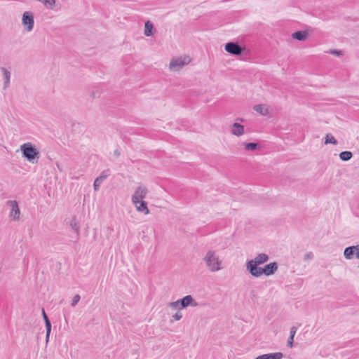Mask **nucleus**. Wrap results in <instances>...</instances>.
<instances>
[{
    "label": "nucleus",
    "instance_id": "f257e3e1",
    "mask_svg": "<svg viewBox=\"0 0 359 359\" xmlns=\"http://www.w3.org/2000/svg\"><path fill=\"white\" fill-rule=\"evenodd\" d=\"M22 156L29 163H36L40 157V153L36 147L31 142H26L20 145Z\"/></svg>",
    "mask_w": 359,
    "mask_h": 359
},
{
    "label": "nucleus",
    "instance_id": "f03ea898",
    "mask_svg": "<svg viewBox=\"0 0 359 359\" xmlns=\"http://www.w3.org/2000/svg\"><path fill=\"white\" fill-rule=\"evenodd\" d=\"M203 261L212 272H216L222 269V261L214 250H208L203 257Z\"/></svg>",
    "mask_w": 359,
    "mask_h": 359
},
{
    "label": "nucleus",
    "instance_id": "7ed1b4c3",
    "mask_svg": "<svg viewBox=\"0 0 359 359\" xmlns=\"http://www.w3.org/2000/svg\"><path fill=\"white\" fill-rule=\"evenodd\" d=\"M269 256L265 253L258 254L255 259L249 260L246 263V270L252 276L256 273V270H259L262 267L259 266L264 264L269 260Z\"/></svg>",
    "mask_w": 359,
    "mask_h": 359
},
{
    "label": "nucleus",
    "instance_id": "20e7f679",
    "mask_svg": "<svg viewBox=\"0 0 359 359\" xmlns=\"http://www.w3.org/2000/svg\"><path fill=\"white\" fill-rule=\"evenodd\" d=\"M278 266L277 262H271L266 265H265L263 268L262 267L259 270H256V273H254L252 276L258 278L262 275H265L266 276H269L273 275L278 270Z\"/></svg>",
    "mask_w": 359,
    "mask_h": 359
},
{
    "label": "nucleus",
    "instance_id": "39448f33",
    "mask_svg": "<svg viewBox=\"0 0 359 359\" xmlns=\"http://www.w3.org/2000/svg\"><path fill=\"white\" fill-rule=\"evenodd\" d=\"M22 25L24 26L25 30L27 32H31L34 28V14L30 11H25L22 14Z\"/></svg>",
    "mask_w": 359,
    "mask_h": 359
},
{
    "label": "nucleus",
    "instance_id": "423d86ee",
    "mask_svg": "<svg viewBox=\"0 0 359 359\" xmlns=\"http://www.w3.org/2000/svg\"><path fill=\"white\" fill-rule=\"evenodd\" d=\"M225 50L233 55H241L245 51V48L241 46L236 42H229L225 44Z\"/></svg>",
    "mask_w": 359,
    "mask_h": 359
},
{
    "label": "nucleus",
    "instance_id": "0eeeda50",
    "mask_svg": "<svg viewBox=\"0 0 359 359\" xmlns=\"http://www.w3.org/2000/svg\"><path fill=\"white\" fill-rule=\"evenodd\" d=\"M148 190L145 187L140 186L136 188L133 195L132 196V202L133 203H139L140 201L145 198Z\"/></svg>",
    "mask_w": 359,
    "mask_h": 359
},
{
    "label": "nucleus",
    "instance_id": "6e6552de",
    "mask_svg": "<svg viewBox=\"0 0 359 359\" xmlns=\"http://www.w3.org/2000/svg\"><path fill=\"white\" fill-rule=\"evenodd\" d=\"M190 62V59L189 57L182 58H174L170 62V69L174 70H179L182 69L184 66L189 64Z\"/></svg>",
    "mask_w": 359,
    "mask_h": 359
},
{
    "label": "nucleus",
    "instance_id": "1a4fd4ad",
    "mask_svg": "<svg viewBox=\"0 0 359 359\" xmlns=\"http://www.w3.org/2000/svg\"><path fill=\"white\" fill-rule=\"evenodd\" d=\"M6 204L11 208L9 217L14 221L18 220L20 218V210L18 202L16 201H8Z\"/></svg>",
    "mask_w": 359,
    "mask_h": 359
},
{
    "label": "nucleus",
    "instance_id": "9d476101",
    "mask_svg": "<svg viewBox=\"0 0 359 359\" xmlns=\"http://www.w3.org/2000/svg\"><path fill=\"white\" fill-rule=\"evenodd\" d=\"M344 255L346 259H351L355 255V257L359 259V245H352L345 248Z\"/></svg>",
    "mask_w": 359,
    "mask_h": 359
},
{
    "label": "nucleus",
    "instance_id": "9b49d317",
    "mask_svg": "<svg viewBox=\"0 0 359 359\" xmlns=\"http://www.w3.org/2000/svg\"><path fill=\"white\" fill-rule=\"evenodd\" d=\"M179 303H180V308L184 309L189 306H198V303L194 302V298L191 295H187L183 298L179 299Z\"/></svg>",
    "mask_w": 359,
    "mask_h": 359
},
{
    "label": "nucleus",
    "instance_id": "f8f14e48",
    "mask_svg": "<svg viewBox=\"0 0 359 359\" xmlns=\"http://www.w3.org/2000/svg\"><path fill=\"white\" fill-rule=\"evenodd\" d=\"M42 316L45 322V326L46 330V342L48 343L51 332V323L43 309H42Z\"/></svg>",
    "mask_w": 359,
    "mask_h": 359
},
{
    "label": "nucleus",
    "instance_id": "ddd939ff",
    "mask_svg": "<svg viewBox=\"0 0 359 359\" xmlns=\"http://www.w3.org/2000/svg\"><path fill=\"white\" fill-rule=\"evenodd\" d=\"M283 354L280 352L266 353L257 356L255 359H282Z\"/></svg>",
    "mask_w": 359,
    "mask_h": 359
},
{
    "label": "nucleus",
    "instance_id": "4468645a",
    "mask_svg": "<svg viewBox=\"0 0 359 359\" xmlns=\"http://www.w3.org/2000/svg\"><path fill=\"white\" fill-rule=\"evenodd\" d=\"M140 212H143L144 215L149 214V210L147 207V203L144 201H140L139 203H133Z\"/></svg>",
    "mask_w": 359,
    "mask_h": 359
},
{
    "label": "nucleus",
    "instance_id": "2eb2a0df",
    "mask_svg": "<svg viewBox=\"0 0 359 359\" xmlns=\"http://www.w3.org/2000/svg\"><path fill=\"white\" fill-rule=\"evenodd\" d=\"M108 175L105 174V171L102 172V173L97 177L93 183V188L95 191H97L100 189L101 183L107 178Z\"/></svg>",
    "mask_w": 359,
    "mask_h": 359
},
{
    "label": "nucleus",
    "instance_id": "dca6fc26",
    "mask_svg": "<svg viewBox=\"0 0 359 359\" xmlns=\"http://www.w3.org/2000/svg\"><path fill=\"white\" fill-rule=\"evenodd\" d=\"M231 133L236 136H241L244 133V126L238 123H235L232 126Z\"/></svg>",
    "mask_w": 359,
    "mask_h": 359
},
{
    "label": "nucleus",
    "instance_id": "f3484780",
    "mask_svg": "<svg viewBox=\"0 0 359 359\" xmlns=\"http://www.w3.org/2000/svg\"><path fill=\"white\" fill-rule=\"evenodd\" d=\"M308 32L306 31H297L292 34V37L297 41H303L306 39Z\"/></svg>",
    "mask_w": 359,
    "mask_h": 359
},
{
    "label": "nucleus",
    "instance_id": "a211bd4d",
    "mask_svg": "<svg viewBox=\"0 0 359 359\" xmlns=\"http://www.w3.org/2000/svg\"><path fill=\"white\" fill-rule=\"evenodd\" d=\"M0 69L3 73L4 80V88H6L7 87H8L10 84L11 72L6 67H1Z\"/></svg>",
    "mask_w": 359,
    "mask_h": 359
},
{
    "label": "nucleus",
    "instance_id": "6ab92c4d",
    "mask_svg": "<svg viewBox=\"0 0 359 359\" xmlns=\"http://www.w3.org/2000/svg\"><path fill=\"white\" fill-rule=\"evenodd\" d=\"M253 109L262 116H267L269 113V109L263 104H256Z\"/></svg>",
    "mask_w": 359,
    "mask_h": 359
},
{
    "label": "nucleus",
    "instance_id": "aec40b11",
    "mask_svg": "<svg viewBox=\"0 0 359 359\" xmlns=\"http://www.w3.org/2000/svg\"><path fill=\"white\" fill-rule=\"evenodd\" d=\"M144 34L147 36L154 35V25L150 21H147L144 24Z\"/></svg>",
    "mask_w": 359,
    "mask_h": 359
},
{
    "label": "nucleus",
    "instance_id": "412c9836",
    "mask_svg": "<svg viewBox=\"0 0 359 359\" xmlns=\"http://www.w3.org/2000/svg\"><path fill=\"white\" fill-rule=\"evenodd\" d=\"M353 157V153L349 151H341L339 154V158L343 161H349Z\"/></svg>",
    "mask_w": 359,
    "mask_h": 359
},
{
    "label": "nucleus",
    "instance_id": "4be33fe9",
    "mask_svg": "<svg viewBox=\"0 0 359 359\" xmlns=\"http://www.w3.org/2000/svg\"><path fill=\"white\" fill-rule=\"evenodd\" d=\"M325 144H332L334 145L337 144V141L332 134H327L325 138Z\"/></svg>",
    "mask_w": 359,
    "mask_h": 359
},
{
    "label": "nucleus",
    "instance_id": "5701e85b",
    "mask_svg": "<svg viewBox=\"0 0 359 359\" xmlns=\"http://www.w3.org/2000/svg\"><path fill=\"white\" fill-rule=\"evenodd\" d=\"M70 226L72 229L76 233L77 235L79 233V225L76 218H72L70 221Z\"/></svg>",
    "mask_w": 359,
    "mask_h": 359
},
{
    "label": "nucleus",
    "instance_id": "b1692460",
    "mask_svg": "<svg viewBox=\"0 0 359 359\" xmlns=\"http://www.w3.org/2000/svg\"><path fill=\"white\" fill-rule=\"evenodd\" d=\"M244 145L247 151H255L259 147V144L255 142L245 143Z\"/></svg>",
    "mask_w": 359,
    "mask_h": 359
},
{
    "label": "nucleus",
    "instance_id": "393cba45",
    "mask_svg": "<svg viewBox=\"0 0 359 359\" xmlns=\"http://www.w3.org/2000/svg\"><path fill=\"white\" fill-rule=\"evenodd\" d=\"M169 307L173 309H181L180 303H179V300L176 302H170Z\"/></svg>",
    "mask_w": 359,
    "mask_h": 359
},
{
    "label": "nucleus",
    "instance_id": "a878e982",
    "mask_svg": "<svg viewBox=\"0 0 359 359\" xmlns=\"http://www.w3.org/2000/svg\"><path fill=\"white\" fill-rule=\"evenodd\" d=\"M80 299H81V297H80L79 294L74 295V297L72 299V302L71 306L74 307L78 304V302H79Z\"/></svg>",
    "mask_w": 359,
    "mask_h": 359
},
{
    "label": "nucleus",
    "instance_id": "bb28decb",
    "mask_svg": "<svg viewBox=\"0 0 359 359\" xmlns=\"http://www.w3.org/2000/svg\"><path fill=\"white\" fill-rule=\"evenodd\" d=\"M330 53L331 54H333V55H337V56H340V55H343V53H342L341 50H336V49H331L330 50Z\"/></svg>",
    "mask_w": 359,
    "mask_h": 359
},
{
    "label": "nucleus",
    "instance_id": "cd10ccee",
    "mask_svg": "<svg viewBox=\"0 0 359 359\" xmlns=\"http://www.w3.org/2000/svg\"><path fill=\"white\" fill-rule=\"evenodd\" d=\"M175 320H180L182 318V315L180 311H177L175 315L172 316Z\"/></svg>",
    "mask_w": 359,
    "mask_h": 359
},
{
    "label": "nucleus",
    "instance_id": "c85d7f7f",
    "mask_svg": "<svg viewBox=\"0 0 359 359\" xmlns=\"http://www.w3.org/2000/svg\"><path fill=\"white\" fill-rule=\"evenodd\" d=\"M294 337H289L287 339V345L288 347L292 348L293 346Z\"/></svg>",
    "mask_w": 359,
    "mask_h": 359
},
{
    "label": "nucleus",
    "instance_id": "c756f323",
    "mask_svg": "<svg viewBox=\"0 0 359 359\" xmlns=\"http://www.w3.org/2000/svg\"><path fill=\"white\" fill-rule=\"evenodd\" d=\"M296 332H297V327L294 326L290 328V337H294Z\"/></svg>",
    "mask_w": 359,
    "mask_h": 359
},
{
    "label": "nucleus",
    "instance_id": "7c9ffc66",
    "mask_svg": "<svg viewBox=\"0 0 359 359\" xmlns=\"http://www.w3.org/2000/svg\"><path fill=\"white\" fill-rule=\"evenodd\" d=\"M313 253H312L311 252H310L306 253V254L304 255V260H306V259H313Z\"/></svg>",
    "mask_w": 359,
    "mask_h": 359
},
{
    "label": "nucleus",
    "instance_id": "2f4dec72",
    "mask_svg": "<svg viewBox=\"0 0 359 359\" xmlns=\"http://www.w3.org/2000/svg\"><path fill=\"white\" fill-rule=\"evenodd\" d=\"M114 153H115V154H116V155H117V156H118V155H119V153L118 152V151H117V150H116Z\"/></svg>",
    "mask_w": 359,
    "mask_h": 359
}]
</instances>
